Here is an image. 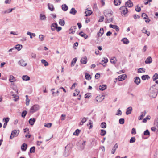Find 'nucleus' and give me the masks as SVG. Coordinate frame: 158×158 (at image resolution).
<instances>
[{
  "mask_svg": "<svg viewBox=\"0 0 158 158\" xmlns=\"http://www.w3.org/2000/svg\"><path fill=\"white\" fill-rule=\"evenodd\" d=\"M104 13L106 19V20L105 21V23H109L112 22L113 16L111 10L110 9L106 10L104 11Z\"/></svg>",
  "mask_w": 158,
  "mask_h": 158,
  "instance_id": "1",
  "label": "nucleus"
},
{
  "mask_svg": "<svg viewBox=\"0 0 158 158\" xmlns=\"http://www.w3.org/2000/svg\"><path fill=\"white\" fill-rule=\"evenodd\" d=\"M158 92V90L157 89L153 87H151L150 88V97L153 98H156Z\"/></svg>",
  "mask_w": 158,
  "mask_h": 158,
  "instance_id": "2",
  "label": "nucleus"
},
{
  "mask_svg": "<svg viewBox=\"0 0 158 158\" xmlns=\"http://www.w3.org/2000/svg\"><path fill=\"white\" fill-rule=\"evenodd\" d=\"M19 133V130H13L12 131L11 135L10 137V139H12L15 137L17 136Z\"/></svg>",
  "mask_w": 158,
  "mask_h": 158,
  "instance_id": "3",
  "label": "nucleus"
},
{
  "mask_svg": "<svg viewBox=\"0 0 158 158\" xmlns=\"http://www.w3.org/2000/svg\"><path fill=\"white\" fill-rule=\"evenodd\" d=\"M39 106L38 105H35L32 106L30 108V113L32 114L39 109Z\"/></svg>",
  "mask_w": 158,
  "mask_h": 158,
  "instance_id": "4",
  "label": "nucleus"
},
{
  "mask_svg": "<svg viewBox=\"0 0 158 158\" xmlns=\"http://www.w3.org/2000/svg\"><path fill=\"white\" fill-rule=\"evenodd\" d=\"M120 9L121 10V13L123 15H125L128 12V9L126 6H123L121 7Z\"/></svg>",
  "mask_w": 158,
  "mask_h": 158,
  "instance_id": "5",
  "label": "nucleus"
},
{
  "mask_svg": "<svg viewBox=\"0 0 158 158\" xmlns=\"http://www.w3.org/2000/svg\"><path fill=\"white\" fill-rule=\"evenodd\" d=\"M133 5L132 2L131 0H129L127 1L125 3V6H127L128 7H131Z\"/></svg>",
  "mask_w": 158,
  "mask_h": 158,
  "instance_id": "6",
  "label": "nucleus"
},
{
  "mask_svg": "<svg viewBox=\"0 0 158 158\" xmlns=\"http://www.w3.org/2000/svg\"><path fill=\"white\" fill-rule=\"evenodd\" d=\"M126 77V75L125 74H123L119 76L118 77V79L119 81H122L123 80H125Z\"/></svg>",
  "mask_w": 158,
  "mask_h": 158,
  "instance_id": "7",
  "label": "nucleus"
},
{
  "mask_svg": "<svg viewBox=\"0 0 158 158\" xmlns=\"http://www.w3.org/2000/svg\"><path fill=\"white\" fill-rule=\"evenodd\" d=\"M134 82L137 85L139 84L140 83V79L138 77H135L134 78Z\"/></svg>",
  "mask_w": 158,
  "mask_h": 158,
  "instance_id": "8",
  "label": "nucleus"
},
{
  "mask_svg": "<svg viewBox=\"0 0 158 158\" xmlns=\"http://www.w3.org/2000/svg\"><path fill=\"white\" fill-rule=\"evenodd\" d=\"M104 32L103 28H101L98 32L97 35L98 37H101L103 34Z\"/></svg>",
  "mask_w": 158,
  "mask_h": 158,
  "instance_id": "9",
  "label": "nucleus"
},
{
  "mask_svg": "<svg viewBox=\"0 0 158 158\" xmlns=\"http://www.w3.org/2000/svg\"><path fill=\"white\" fill-rule=\"evenodd\" d=\"M57 26V24L56 23H52L51 25V29L52 31H54Z\"/></svg>",
  "mask_w": 158,
  "mask_h": 158,
  "instance_id": "10",
  "label": "nucleus"
},
{
  "mask_svg": "<svg viewBox=\"0 0 158 158\" xmlns=\"http://www.w3.org/2000/svg\"><path fill=\"white\" fill-rule=\"evenodd\" d=\"M109 27L110 28H113L115 29L116 31L117 32H118L119 31V28L118 27L117 25L110 24L109 25Z\"/></svg>",
  "mask_w": 158,
  "mask_h": 158,
  "instance_id": "11",
  "label": "nucleus"
},
{
  "mask_svg": "<svg viewBox=\"0 0 158 158\" xmlns=\"http://www.w3.org/2000/svg\"><path fill=\"white\" fill-rule=\"evenodd\" d=\"M76 29V26L72 27L69 29V33L70 34H73L75 32Z\"/></svg>",
  "mask_w": 158,
  "mask_h": 158,
  "instance_id": "12",
  "label": "nucleus"
},
{
  "mask_svg": "<svg viewBox=\"0 0 158 158\" xmlns=\"http://www.w3.org/2000/svg\"><path fill=\"white\" fill-rule=\"evenodd\" d=\"M146 111L145 110L143 112L141 113V114L140 116L139 117L138 119L139 120H142L143 117L146 114Z\"/></svg>",
  "mask_w": 158,
  "mask_h": 158,
  "instance_id": "13",
  "label": "nucleus"
},
{
  "mask_svg": "<svg viewBox=\"0 0 158 158\" xmlns=\"http://www.w3.org/2000/svg\"><path fill=\"white\" fill-rule=\"evenodd\" d=\"M132 109L131 107H129L127 108L126 109V115H128L130 114L132 111Z\"/></svg>",
  "mask_w": 158,
  "mask_h": 158,
  "instance_id": "14",
  "label": "nucleus"
},
{
  "mask_svg": "<svg viewBox=\"0 0 158 158\" xmlns=\"http://www.w3.org/2000/svg\"><path fill=\"white\" fill-rule=\"evenodd\" d=\"M152 59L151 57H148L145 61V63L146 64H150L152 62Z\"/></svg>",
  "mask_w": 158,
  "mask_h": 158,
  "instance_id": "15",
  "label": "nucleus"
},
{
  "mask_svg": "<svg viewBox=\"0 0 158 158\" xmlns=\"http://www.w3.org/2000/svg\"><path fill=\"white\" fill-rule=\"evenodd\" d=\"M27 144L25 143L23 144L21 146V149L23 151H25L27 148Z\"/></svg>",
  "mask_w": 158,
  "mask_h": 158,
  "instance_id": "16",
  "label": "nucleus"
},
{
  "mask_svg": "<svg viewBox=\"0 0 158 158\" xmlns=\"http://www.w3.org/2000/svg\"><path fill=\"white\" fill-rule=\"evenodd\" d=\"M87 58L86 57L82 58L81 60V63L82 64H86L87 63Z\"/></svg>",
  "mask_w": 158,
  "mask_h": 158,
  "instance_id": "17",
  "label": "nucleus"
},
{
  "mask_svg": "<svg viewBox=\"0 0 158 158\" xmlns=\"http://www.w3.org/2000/svg\"><path fill=\"white\" fill-rule=\"evenodd\" d=\"M35 121L36 119L35 118H31L29 120V123L30 125L32 126L34 124Z\"/></svg>",
  "mask_w": 158,
  "mask_h": 158,
  "instance_id": "18",
  "label": "nucleus"
},
{
  "mask_svg": "<svg viewBox=\"0 0 158 158\" xmlns=\"http://www.w3.org/2000/svg\"><path fill=\"white\" fill-rule=\"evenodd\" d=\"M40 19L41 20H45L46 19V16L43 14H40Z\"/></svg>",
  "mask_w": 158,
  "mask_h": 158,
  "instance_id": "19",
  "label": "nucleus"
},
{
  "mask_svg": "<svg viewBox=\"0 0 158 158\" xmlns=\"http://www.w3.org/2000/svg\"><path fill=\"white\" fill-rule=\"evenodd\" d=\"M102 96H97L96 98V101L98 102H100L102 101L104 99L103 98H102Z\"/></svg>",
  "mask_w": 158,
  "mask_h": 158,
  "instance_id": "20",
  "label": "nucleus"
},
{
  "mask_svg": "<svg viewBox=\"0 0 158 158\" xmlns=\"http://www.w3.org/2000/svg\"><path fill=\"white\" fill-rule=\"evenodd\" d=\"M15 49H16L19 51L21 50L22 48V46L20 44H17L14 47Z\"/></svg>",
  "mask_w": 158,
  "mask_h": 158,
  "instance_id": "21",
  "label": "nucleus"
},
{
  "mask_svg": "<svg viewBox=\"0 0 158 158\" xmlns=\"http://www.w3.org/2000/svg\"><path fill=\"white\" fill-rule=\"evenodd\" d=\"M118 145L117 143H116L112 150L111 153L112 154H114L115 153L116 149L118 148Z\"/></svg>",
  "mask_w": 158,
  "mask_h": 158,
  "instance_id": "22",
  "label": "nucleus"
},
{
  "mask_svg": "<svg viewBox=\"0 0 158 158\" xmlns=\"http://www.w3.org/2000/svg\"><path fill=\"white\" fill-rule=\"evenodd\" d=\"M99 89L102 91L105 90L106 88V86L104 85H102L99 86Z\"/></svg>",
  "mask_w": 158,
  "mask_h": 158,
  "instance_id": "23",
  "label": "nucleus"
},
{
  "mask_svg": "<svg viewBox=\"0 0 158 158\" xmlns=\"http://www.w3.org/2000/svg\"><path fill=\"white\" fill-rule=\"evenodd\" d=\"M19 65L21 66H25L27 65V64L25 63V61L23 60H20L19 61Z\"/></svg>",
  "mask_w": 158,
  "mask_h": 158,
  "instance_id": "24",
  "label": "nucleus"
},
{
  "mask_svg": "<svg viewBox=\"0 0 158 158\" xmlns=\"http://www.w3.org/2000/svg\"><path fill=\"white\" fill-rule=\"evenodd\" d=\"M48 9L51 11H53L54 10V7L53 5L52 4L48 3Z\"/></svg>",
  "mask_w": 158,
  "mask_h": 158,
  "instance_id": "25",
  "label": "nucleus"
},
{
  "mask_svg": "<svg viewBox=\"0 0 158 158\" xmlns=\"http://www.w3.org/2000/svg\"><path fill=\"white\" fill-rule=\"evenodd\" d=\"M15 9V8H11V9H9L5 11H4L2 12V13L3 14H5L6 13H10L13 10Z\"/></svg>",
  "mask_w": 158,
  "mask_h": 158,
  "instance_id": "26",
  "label": "nucleus"
},
{
  "mask_svg": "<svg viewBox=\"0 0 158 158\" xmlns=\"http://www.w3.org/2000/svg\"><path fill=\"white\" fill-rule=\"evenodd\" d=\"M79 35L82 37H84L85 39H86L88 38V35L85 34L82 31L80 32L79 33Z\"/></svg>",
  "mask_w": 158,
  "mask_h": 158,
  "instance_id": "27",
  "label": "nucleus"
},
{
  "mask_svg": "<svg viewBox=\"0 0 158 158\" xmlns=\"http://www.w3.org/2000/svg\"><path fill=\"white\" fill-rule=\"evenodd\" d=\"M62 9L64 11H67L68 9V7L66 4H64L61 6Z\"/></svg>",
  "mask_w": 158,
  "mask_h": 158,
  "instance_id": "28",
  "label": "nucleus"
},
{
  "mask_svg": "<svg viewBox=\"0 0 158 158\" xmlns=\"http://www.w3.org/2000/svg\"><path fill=\"white\" fill-rule=\"evenodd\" d=\"M59 23L61 26H64L65 24V21L63 19H60L59 20Z\"/></svg>",
  "mask_w": 158,
  "mask_h": 158,
  "instance_id": "29",
  "label": "nucleus"
},
{
  "mask_svg": "<svg viewBox=\"0 0 158 158\" xmlns=\"http://www.w3.org/2000/svg\"><path fill=\"white\" fill-rule=\"evenodd\" d=\"M22 79L24 81H27L30 80V77L27 75H23L22 77Z\"/></svg>",
  "mask_w": 158,
  "mask_h": 158,
  "instance_id": "30",
  "label": "nucleus"
},
{
  "mask_svg": "<svg viewBox=\"0 0 158 158\" xmlns=\"http://www.w3.org/2000/svg\"><path fill=\"white\" fill-rule=\"evenodd\" d=\"M122 41L123 42V43L126 44H128L129 42V41L126 38H123L122 40Z\"/></svg>",
  "mask_w": 158,
  "mask_h": 158,
  "instance_id": "31",
  "label": "nucleus"
},
{
  "mask_svg": "<svg viewBox=\"0 0 158 158\" xmlns=\"http://www.w3.org/2000/svg\"><path fill=\"white\" fill-rule=\"evenodd\" d=\"M9 81L10 82H12L15 81L16 80L15 77L13 75H10L9 79Z\"/></svg>",
  "mask_w": 158,
  "mask_h": 158,
  "instance_id": "32",
  "label": "nucleus"
},
{
  "mask_svg": "<svg viewBox=\"0 0 158 158\" xmlns=\"http://www.w3.org/2000/svg\"><path fill=\"white\" fill-rule=\"evenodd\" d=\"M70 13L74 15L77 13V11L74 8H72L69 12Z\"/></svg>",
  "mask_w": 158,
  "mask_h": 158,
  "instance_id": "33",
  "label": "nucleus"
},
{
  "mask_svg": "<svg viewBox=\"0 0 158 158\" xmlns=\"http://www.w3.org/2000/svg\"><path fill=\"white\" fill-rule=\"evenodd\" d=\"M145 72V69L143 68H140L138 69V73H142L143 72L144 73Z\"/></svg>",
  "mask_w": 158,
  "mask_h": 158,
  "instance_id": "34",
  "label": "nucleus"
},
{
  "mask_svg": "<svg viewBox=\"0 0 158 158\" xmlns=\"http://www.w3.org/2000/svg\"><path fill=\"white\" fill-rule=\"evenodd\" d=\"M77 60V58L76 57L73 59L71 63V66L72 67L74 66V64L76 63Z\"/></svg>",
  "mask_w": 158,
  "mask_h": 158,
  "instance_id": "35",
  "label": "nucleus"
},
{
  "mask_svg": "<svg viewBox=\"0 0 158 158\" xmlns=\"http://www.w3.org/2000/svg\"><path fill=\"white\" fill-rule=\"evenodd\" d=\"M110 61L111 63H113V64H115L116 63L117 60L115 57H113L110 59Z\"/></svg>",
  "mask_w": 158,
  "mask_h": 158,
  "instance_id": "36",
  "label": "nucleus"
},
{
  "mask_svg": "<svg viewBox=\"0 0 158 158\" xmlns=\"http://www.w3.org/2000/svg\"><path fill=\"white\" fill-rule=\"evenodd\" d=\"M41 63L44 64V66H47L48 65V62L44 59L41 60Z\"/></svg>",
  "mask_w": 158,
  "mask_h": 158,
  "instance_id": "37",
  "label": "nucleus"
},
{
  "mask_svg": "<svg viewBox=\"0 0 158 158\" xmlns=\"http://www.w3.org/2000/svg\"><path fill=\"white\" fill-rule=\"evenodd\" d=\"M114 3L115 5L118 6L120 4L121 2L120 0H114Z\"/></svg>",
  "mask_w": 158,
  "mask_h": 158,
  "instance_id": "38",
  "label": "nucleus"
},
{
  "mask_svg": "<svg viewBox=\"0 0 158 158\" xmlns=\"http://www.w3.org/2000/svg\"><path fill=\"white\" fill-rule=\"evenodd\" d=\"M142 79L143 80H144L147 79H148L149 78H150V77L149 76L147 75H143L141 77Z\"/></svg>",
  "mask_w": 158,
  "mask_h": 158,
  "instance_id": "39",
  "label": "nucleus"
},
{
  "mask_svg": "<svg viewBox=\"0 0 158 158\" xmlns=\"http://www.w3.org/2000/svg\"><path fill=\"white\" fill-rule=\"evenodd\" d=\"M92 13V12L90 10L86 11L85 12V16H89Z\"/></svg>",
  "mask_w": 158,
  "mask_h": 158,
  "instance_id": "40",
  "label": "nucleus"
},
{
  "mask_svg": "<svg viewBox=\"0 0 158 158\" xmlns=\"http://www.w3.org/2000/svg\"><path fill=\"white\" fill-rule=\"evenodd\" d=\"M142 31L143 33L145 34H147V35L148 36H149L150 35V32H147V30L146 29H145L144 28H143V29L142 30Z\"/></svg>",
  "mask_w": 158,
  "mask_h": 158,
  "instance_id": "41",
  "label": "nucleus"
},
{
  "mask_svg": "<svg viewBox=\"0 0 158 158\" xmlns=\"http://www.w3.org/2000/svg\"><path fill=\"white\" fill-rule=\"evenodd\" d=\"M106 134V131L105 130L102 129L101 130L100 135L101 136H104Z\"/></svg>",
  "mask_w": 158,
  "mask_h": 158,
  "instance_id": "42",
  "label": "nucleus"
},
{
  "mask_svg": "<svg viewBox=\"0 0 158 158\" xmlns=\"http://www.w3.org/2000/svg\"><path fill=\"white\" fill-rule=\"evenodd\" d=\"M81 131L78 129L76 130L73 133V135H78L79 134Z\"/></svg>",
  "mask_w": 158,
  "mask_h": 158,
  "instance_id": "43",
  "label": "nucleus"
},
{
  "mask_svg": "<svg viewBox=\"0 0 158 158\" xmlns=\"http://www.w3.org/2000/svg\"><path fill=\"white\" fill-rule=\"evenodd\" d=\"M26 104L27 106H28V105H29V102L30 101V100L29 99V98H28V95H26Z\"/></svg>",
  "mask_w": 158,
  "mask_h": 158,
  "instance_id": "44",
  "label": "nucleus"
},
{
  "mask_svg": "<svg viewBox=\"0 0 158 158\" xmlns=\"http://www.w3.org/2000/svg\"><path fill=\"white\" fill-rule=\"evenodd\" d=\"M153 80L154 81L156 79H158V74L157 73H155V74L153 76Z\"/></svg>",
  "mask_w": 158,
  "mask_h": 158,
  "instance_id": "45",
  "label": "nucleus"
},
{
  "mask_svg": "<svg viewBox=\"0 0 158 158\" xmlns=\"http://www.w3.org/2000/svg\"><path fill=\"white\" fill-rule=\"evenodd\" d=\"M85 77L86 79L88 80H89L91 78L90 75L89 74L87 73H85Z\"/></svg>",
  "mask_w": 158,
  "mask_h": 158,
  "instance_id": "46",
  "label": "nucleus"
},
{
  "mask_svg": "<svg viewBox=\"0 0 158 158\" xmlns=\"http://www.w3.org/2000/svg\"><path fill=\"white\" fill-rule=\"evenodd\" d=\"M101 127L102 128H105L106 127V124L105 122H102L101 124Z\"/></svg>",
  "mask_w": 158,
  "mask_h": 158,
  "instance_id": "47",
  "label": "nucleus"
},
{
  "mask_svg": "<svg viewBox=\"0 0 158 158\" xmlns=\"http://www.w3.org/2000/svg\"><path fill=\"white\" fill-rule=\"evenodd\" d=\"M12 96H13V98H15L14 99L15 101H17L19 99V96L15 94H12Z\"/></svg>",
  "mask_w": 158,
  "mask_h": 158,
  "instance_id": "48",
  "label": "nucleus"
},
{
  "mask_svg": "<svg viewBox=\"0 0 158 158\" xmlns=\"http://www.w3.org/2000/svg\"><path fill=\"white\" fill-rule=\"evenodd\" d=\"M35 151V147L34 146H33L32 147H31L30 149V152L31 153H34Z\"/></svg>",
  "mask_w": 158,
  "mask_h": 158,
  "instance_id": "49",
  "label": "nucleus"
},
{
  "mask_svg": "<svg viewBox=\"0 0 158 158\" xmlns=\"http://www.w3.org/2000/svg\"><path fill=\"white\" fill-rule=\"evenodd\" d=\"M135 10L137 12H139L141 11V9L140 7L137 5L135 7Z\"/></svg>",
  "mask_w": 158,
  "mask_h": 158,
  "instance_id": "50",
  "label": "nucleus"
},
{
  "mask_svg": "<svg viewBox=\"0 0 158 158\" xmlns=\"http://www.w3.org/2000/svg\"><path fill=\"white\" fill-rule=\"evenodd\" d=\"M135 141V138L134 137H132L129 141V142L130 143H133Z\"/></svg>",
  "mask_w": 158,
  "mask_h": 158,
  "instance_id": "51",
  "label": "nucleus"
},
{
  "mask_svg": "<svg viewBox=\"0 0 158 158\" xmlns=\"http://www.w3.org/2000/svg\"><path fill=\"white\" fill-rule=\"evenodd\" d=\"M27 114V111L26 110H24L23 111L22 113L21 116L22 117L24 118Z\"/></svg>",
  "mask_w": 158,
  "mask_h": 158,
  "instance_id": "52",
  "label": "nucleus"
},
{
  "mask_svg": "<svg viewBox=\"0 0 158 158\" xmlns=\"http://www.w3.org/2000/svg\"><path fill=\"white\" fill-rule=\"evenodd\" d=\"M143 134L145 135H150V132L148 130H146L144 131Z\"/></svg>",
  "mask_w": 158,
  "mask_h": 158,
  "instance_id": "53",
  "label": "nucleus"
},
{
  "mask_svg": "<svg viewBox=\"0 0 158 158\" xmlns=\"http://www.w3.org/2000/svg\"><path fill=\"white\" fill-rule=\"evenodd\" d=\"M52 124L51 123H48L45 124L44 126L47 128H50L52 126Z\"/></svg>",
  "mask_w": 158,
  "mask_h": 158,
  "instance_id": "54",
  "label": "nucleus"
},
{
  "mask_svg": "<svg viewBox=\"0 0 158 158\" xmlns=\"http://www.w3.org/2000/svg\"><path fill=\"white\" fill-rule=\"evenodd\" d=\"M133 16L134 19H139L140 18V16L137 15H133Z\"/></svg>",
  "mask_w": 158,
  "mask_h": 158,
  "instance_id": "55",
  "label": "nucleus"
},
{
  "mask_svg": "<svg viewBox=\"0 0 158 158\" xmlns=\"http://www.w3.org/2000/svg\"><path fill=\"white\" fill-rule=\"evenodd\" d=\"M119 123L121 124H123L124 123V119L123 118H120L119 119Z\"/></svg>",
  "mask_w": 158,
  "mask_h": 158,
  "instance_id": "56",
  "label": "nucleus"
},
{
  "mask_svg": "<svg viewBox=\"0 0 158 158\" xmlns=\"http://www.w3.org/2000/svg\"><path fill=\"white\" fill-rule=\"evenodd\" d=\"M39 38L41 41H43L44 39V35H40Z\"/></svg>",
  "mask_w": 158,
  "mask_h": 158,
  "instance_id": "57",
  "label": "nucleus"
},
{
  "mask_svg": "<svg viewBox=\"0 0 158 158\" xmlns=\"http://www.w3.org/2000/svg\"><path fill=\"white\" fill-rule=\"evenodd\" d=\"M142 17L143 18V19H146V18L148 16L146 13H143L142 14Z\"/></svg>",
  "mask_w": 158,
  "mask_h": 158,
  "instance_id": "58",
  "label": "nucleus"
},
{
  "mask_svg": "<svg viewBox=\"0 0 158 158\" xmlns=\"http://www.w3.org/2000/svg\"><path fill=\"white\" fill-rule=\"evenodd\" d=\"M122 112L121 110H120L119 109H118L117 110V113L116 114V115L118 116L121 115L122 114Z\"/></svg>",
  "mask_w": 158,
  "mask_h": 158,
  "instance_id": "59",
  "label": "nucleus"
},
{
  "mask_svg": "<svg viewBox=\"0 0 158 158\" xmlns=\"http://www.w3.org/2000/svg\"><path fill=\"white\" fill-rule=\"evenodd\" d=\"M108 59L107 58H103V60H102V62L104 63H106L108 62Z\"/></svg>",
  "mask_w": 158,
  "mask_h": 158,
  "instance_id": "60",
  "label": "nucleus"
},
{
  "mask_svg": "<svg viewBox=\"0 0 158 158\" xmlns=\"http://www.w3.org/2000/svg\"><path fill=\"white\" fill-rule=\"evenodd\" d=\"M136 133V129L135 128H133L131 130V134H132L135 135Z\"/></svg>",
  "mask_w": 158,
  "mask_h": 158,
  "instance_id": "61",
  "label": "nucleus"
},
{
  "mask_svg": "<svg viewBox=\"0 0 158 158\" xmlns=\"http://www.w3.org/2000/svg\"><path fill=\"white\" fill-rule=\"evenodd\" d=\"M88 119V118H86L84 117L82 119L81 121H82V122H83V123H84Z\"/></svg>",
  "mask_w": 158,
  "mask_h": 158,
  "instance_id": "62",
  "label": "nucleus"
},
{
  "mask_svg": "<svg viewBox=\"0 0 158 158\" xmlns=\"http://www.w3.org/2000/svg\"><path fill=\"white\" fill-rule=\"evenodd\" d=\"M104 19V17L103 16H102L100 17L98 21L99 22H102Z\"/></svg>",
  "mask_w": 158,
  "mask_h": 158,
  "instance_id": "63",
  "label": "nucleus"
},
{
  "mask_svg": "<svg viewBox=\"0 0 158 158\" xmlns=\"http://www.w3.org/2000/svg\"><path fill=\"white\" fill-rule=\"evenodd\" d=\"M31 56L32 58L35 59L36 58V55L34 53H32L31 54Z\"/></svg>",
  "mask_w": 158,
  "mask_h": 158,
  "instance_id": "64",
  "label": "nucleus"
}]
</instances>
